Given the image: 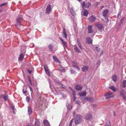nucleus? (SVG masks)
<instances>
[{
    "instance_id": "c85d7f7f",
    "label": "nucleus",
    "mask_w": 126,
    "mask_h": 126,
    "mask_svg": "<svg viewBox=\"0 0 126 126\" xmlns=\"http://www.w3.org/2000/svg\"><path fill=\"white\" fill-rule=\"evenodd\" d=\"M53 59L54 61L56 62H59V61L58 59L55 56H53Z\"/></svg>"
},
{
    "instance_id": "39448f33",
    "label": "nucleus",
    "mask_w": 126,
    "mask_h": 126,
    "mask_svg": "<svg viewBox=\"0 0 126 126\" xmlns=\"http://www.w3.org/2000/svg\"><path fill=\"white\" fill-rule=\"evenodd\" d=\"M44 68L45 70V72L49 76H50V71L48 69L47 65H44Z\"/></svg>"
},
{
    "instance_id": "69168bd1",
    "label": "nucleus",
    "mask_w": 126,
    "mask_h": 126,
    "mask_svg": "<svg viewBox=\"0 0 126 126\" xmlns=\"http://www.w3.org/2000/svg\"><path fill=\"white\" fill-rule=\"evenodd\" d=\"M63 72H64V71H65V70L64 69H63Z\"/></svg>"
},
{
    "instance_id": "c9c22d12",
    "label": "nucleus",
    "mask_w": 126,
    "mask_h": 126,
    "mask_svg": "<svg viewBox=\"0 0 126 126\" xmlns=\"http://www.w3.org/2000/svg\"><path fill=\"white\" fill-rule=\"evenodd\" d=\"M92 40H87L86 42L89 44H92Z\"/></svg>"
},
{
    "instance_id": "4c0bfd02",
    "label": "nucleus",
    "mask_w": 126,
    "mask_h": 126,
    "mask_svg": "<svg viewBox=\"0 0 126 126\" xmlns=\"http://www.w3.org/2000/svg\"><path fill=\"white\" fill-rule=\"evenodd\" d=\"M8 3L7 2L1 4L0 5V7H1L2 6L6 5Z\"/></svg>"
},
{
    "instance_id": "423d86ee",
    "label": "nucleus",
    "mask_w": 126,
    "mask_h": 126,
    "mask_svg": "<svg viewBox=\"0 0 126 126\" xmlns=\"http://www.w3.org/2000/svg\"><path fill=\"white\" fill-rule=\"evenodd\" d=\"M104 96H106V99H109L110 98L113 97V95L112 94V93L109 92L104 95Z\"/></svg>"
},
{
    "instance_id": "20e7f679",
    "label": "nucleus",
    "mask_w": 126,
    "mask_h": 126,
    "mask_svg": "<svg viewBox=\"0 0 126 126\" xmlns=\"http://www.w3.org/2000/svg\"><path fill=\"white\" fill-rule=\"evenodd\" d=\"M91 5L90 2H83L82 4V8H88Z\"/></svg>"
},
{
    "instance_id": "e2e57ef3",
    "label": "nucleus",
    "mask_w": 126,
    "mask_h": 126,
    "mask_svg": "<svg viewBox=\"0 0 126 126\" xmlns=\"http://www.w3.org/2000/svg\"><path fill=\"white\" fill-rule=\"evenodd\" d=\"M86 39H91L89 37H88L86 38Z\"/></svg>"
},
{
    "instance_id": "4d7b16f0",
    "label": "nucleus",
    "mask_w": 126,
    "mask_h": 126,
    "mask_svg": "<svg viewBox=\"0 0 126 126\" xmlns=\"http://www.w3.org/2000/svg\"><path fill=\"white\" fill-rule=\"evenodd\" d=\"M29 87L30 88V91L32 92V88L30 86H29Z\"/></svg>"
},
{
    "instance_id": "bf43d9fd",
    "label": "nucleus",
    "mask_w": 126,
    "mask_h": 126,
    "mask_svg": "<svg viewBox=\"0 0 126 126\" xmlns=\"http://www.w3.org/2000/svg\"><path fill=\"white\" fill-rule=\"evenodd\" d=\"M3 10V9L2 8L0 7V12H1Z\"/></svg>"
},
{
    "instance_id": "ea45409f",
    "label": "nucleus",
    "mask_w": 126,
    "mask_h": 126,
    "mask_svg": "<svg viewBox=\"0 0 126 126\" xmlns=\"http://www.w3.org/2000/svg\"><path fill=\"white\" fill-rule=\"evenodd\" d=\"M74 67H75V68L77 69L78 70H80V68L77 65H74V66H73Z\"/></svg>"
},
{
    "instance_id": "a19ab883",
    "label": "nucleus",
    "mask_w": 126,
    "mask_h": 126,
    "mask_svg": "<svg viewBox=\"0 0 126 126\" xmlns=\"http://www.w3.org/2000/svg\"><path fill=\"white\" fill-rule=\"evenodd\" d=\"M28 79L29 80V82L30 83V84L31 85H32V81H31V79H30V77L29 76H28Z\"/></svg>"
},
{
    "instance_id": "dca6fc26",
    "label": "nucleus",
    "mask_w": 126,
    "mask_h": 126,
    "mask_svg": "<svg viewBox=\"0 0 126 126\" xmlns=\"http://www.w3.org/2000/svg\"><path fill=\"white\" fill-rule=\"evenodd\" d=\"M43 123L44 125V126H49L50 125V124L49 122L47 120H44L43 121Z\"/></svg>"
},
{
    "instance_id": "79ce46f5",
    "label": "nucleus",
    "mask_w": 126,
    "mask_h": 126,
    "mask_svg": "<svg viewBox=\"0 0 126 126\" xmlns=\"http://www.w3.org/2000/svg\"><path fill=\"white\" fill-rule=\"evenodd\" d=\"M26 100L28 103H29L30 101V99L29 97L28 96L26 98Z\"/></svg>"
},
{
    "instance_id": "412c9836",
    "label": "nucleus",
    "mask_w": 126,
    "mask_h": 126,
    "mask_svg": "<svg viewBox=\"0 0 126 126\" xmlns=\"http://www.w3.org/2000/svg\"><path fill=\"white\" fill-rule=\"evenodd\" d=\"M69 88L70 89V90L71 91L73 96H76V93L75 91L71 87H69Z\"/></svg>"
},
{
    "instance_id": "6e6d98bb",
    "label": "nucleus",
    "mask_w": 126,
    "mask_h": 126,
    "mask_svg": "<svg viewBox=\"0 0 126 126\" xmlns=\"http://www.w3.org/2000/svg\"><path fill=\"white\" fill-rule=\"evenodd\" d=\"M121 13L120 12H119L118 13V15H117V18H118L119 16L121 15Z\"/></svg>"
},
{
    "instance_id": "6e6552de",
    "label": "nucleus",
    "mask_w": 126,
    "mask_h": 126,
    "mask_svg": "<svg viewBox=\"0 0 126 126\" xmlns=\"http://www.w3.org/2000/svg\"><path fill=\"white\" fill-rule=\"evenodd\" d=\"M95 26L99 30H104L103 25L102 24H97L95 25Z\"/></svg>"
},
{
    "instance_id": "603ef678",
    "label": "nucleus",
    "mask_w": 126,
    "mask_h": 126,
    "mask_svg": "<svg viewBox=\"0 0 126 126\" xmlns=\"http://www.w3.org/2000/svg\"><path fill=\"white\" fill-rule=\"evenodd\" d=\"M66 107H67V106H70V107L71 106V105H69V104L68 103V102H67L66 103Z\"/></svg>"
},
{
    "instance_id": "b1692460",
    "label": "nucleus",
    "mask_w": 126,
    "mask_h": 126,
    "mask_svg": "<svg viewBox=\"0 0 126 126\" xmlns=\"http://www.w3.org/2000/svg\"><path fill=\"white\" fill-rule=\"evenodd\" d=\"M79 95L80 96H84L86 95V93L85 92H81L79 93Z\"/></svg>"
},
{
    "instance_id": "2f4dec72",
    "label": "nucleus",
    "mask_w": 126,
    "mask_h": 126,
    "mask_svg": "<svg viewBox=\"0 0 126 126\" xmlns=\"http://www.w3.org/2000/svg\"><path fill=\"white\" fill-rule=\"evenodd\" d=\"M80 40H77V42L79 46V47L80 49L82 50V48L81 47V44L79 41Z\"/></svg>"
},
{
    "instance_id": "2eb2a0df",
    "label": "nucleus",
    "mask_w": 126,
    "mask_h": 126,
    "mask_svg": "<svg viewBox=\"0 0 126 126\" xmlns=\"http://www.w3.org/2000/svg\"><path fill=\"white\" fill-rule=\"evenodd\" d=\"M74 47V49L76 52L78 53H80L81 52V51L79 49L76 45H75Z\"/></svg>"
},
{
    "instance_id": "c03bdc74",
    "label": "nucleus",
    "mask_w": 126,
    "mask_h": 126,
    "mask_svg": "<svg viewBox=\"0 0 126 126\" xmlns=\"http://www.w3.org/2000/svg\"><path fill=\"white\" fill-rule=\"evenodd\" d=\"M95 49L97 52L99 51L100 50V48H99V47H96Z\"/></svg>"
},
{
    "instance_id": "8fccbe9b",
    "label": "nucleus",
    "mask_w": 126,
    "mask_h": 126,
    "mask_svg": "<svg viewBox=\"0 0 126 126\" xmlns=\"http://www.w3.org/2000/svg\"><path fill=\"white\" fill-rule=\"evenodd\" d=\"M73 67L74 66V65H76V63L75 62H73L72 63Z\"/></svg>"
},
{
    "instance_id": "aec40b11",
    "label": "nucleus",
    "mask_w": 126,
    "mask_h": 126,
    "mask_svg": "<svg viewBox=\"0 0 126 126\" xmlns=\"http://www.w3.org/2000/svg\"><path fill=\"white\" fill-rule=\"evenodd\" d=\"M63 37H64L65 39H66L67 37V34L65 31V29L64 28H63Z\"/></svg>"
},
{
    "instance_id": "7ed1b4c3",
    "label": "nucleus",
    "mask_w": 126,
    "mask_h": 126,
    "mask_svg": "<svg viewBox=\"0 0 126 126\" xmlns=\"http://www.w3.org/2000/svg\"><path fill=\"white\" fill-rule=\"evenodd\" d=\"M108 10L107 9L104 11L102 12L103 16L107 19V21H106L107 22H108L109 21L108 18H107L108 15Z\"/></svg>"
},
{
    "instance_id": "f257e3e1",
    "label": "nucleus",
    "mask_w": 126,
    "mask_h": 126,
    "mask_svg": "<svg viewBox=\"0 0 126 126\" xmlns=\"http://www.w3.org/2000/svg\"><path fill=\"white\" fill-rule=\"evenodd\" d=\"M73 114L75 124L77 125L80 123L82 121V116L78 114L75 115L74 112H73Z\"/></svg>"
},
{
    "instance_id": "f704fd0d",
    "label": "nucleus",
    "mask_w": 126,
    "mask_h": 126,
    "mask_svg": "<svg viewBox=\"0 0 126 126\" xmlns=\"http://www.w3.org/2000/svg\"><path fill=\"white\" fill-rule=\"evenodd\" d=\"M55 82L57 83H58V84H60V85H63V84L62 82H60V81H59L58 80H56L55 81Z\"/></svg>"
},
{
    "instance_id": "f03ea898",
    "label": "nucleus",
    "mask_w": 126,
    "mask_h": 126,
    "mask_svg": "<svg viewBox=\"0 0 126 126\" xmlns=\"http://www.w3.org/2000/svg\"><path fill=\"white\" fill-rule=\"evenodd\" d=\"M16 22L15 24L16 28H18L19 26L22 25L23 22V19L22 16L21 15H18L16 19Z\"/></svg>"
},
{
    "instance_id": "864d4df0",
    "label": "nucleus",
    "mask_w": 126,
    "mask_h": 126,
    "mask_svg": "<svg viewBox=\"0 0 126 126\" xmlns=\"http://www.w3.org/2000/svg\"><path fill=\"white\" fill-rule=\"evenodd\" d=\"M3 95H0V98L1 99L3 98Z\"/></svg>"
},
{
    "instance_id": "0eeeda50",
    "label": "nucleus",
    "mask_w": 126,
    "mask_h": 126,
    "mask_svg": "<svg viewBox=\"0 0 126 126\" xmlns=\"http://www.w3.org/2000/svg\"><path fill=\"white\" fill-rule=\"evenodd\" d=\"M85 118L86 120L88 121L90 120L92 118V115L91 113H88L86 114Z\"/></svg>"
},
{
    "instance_id": "6ab92c4d",
    "label": "nucleus",
    "mask_w": 126,
    "mask_h": 126,
    "mask_svg": "<svg viewBox=\"0 0 126 126\" xmlns=\"http://www.w3.org/2000/svg\"><path fill=\"white\" fill-rule=\"evenodd\" d=\"M24 55L22 53H21L19 56L18 60L19 61H21L23 60L24 58Z\"/></svg>"
},
{
    "instance_id": "0e129e2a",
    "label": "nucleus",
    "mask_w": 126,
    "mask_h": 126,
    "mask_svg": "<svg viewBox=\"0 0 126 126\" xmlns=\"http://www.w3.org/2000/svg\"><path fill=\"white\" fill-rule=\"evenodd\" d=\"M103 54V51H102L101 53V54H100L99 55V56L100 57L101 55H102V54Z\"/></svg>"
},
{
    "instance_id": "5fc2aeb1",
    "label": "nucleus",
    "mask_w": 126,
    "mask_h": 126,
    "mask_svg": "<svg viewBox=\"0 0 126 126\" xmlns=\"http://www.w3.org/2000/svg\"><path fill=\"white\" fill-rule=\"evenodd\" d=\"M99 3V2H97L96 4L95 5V7H96Z\"/></svg>"
},
{
    "instance_id": "cd10ccee",
    "label": "nucleus",
    "mask_w": 126,
    "mask_h": 126,
    "mask_svg": "<svg viewBox=\"0 0 126 126\" xmlns=\"http://www.w3.org/2000/svg\"><path fill=\"white\" fill-rule=\"evenodd\" d=\"M88 14V12L86 10H85L83 12V15L85 16H87Z\"/></svg>"
},
{
    "instance_id": "5701e85b",
    "label": "nucleus",
    "mask_w": 126,
    "mask_h": 126,
    "mask_svg": "<svg viewBox=\"0 0 126 126\" xmlns=\"http://www.w3.org/2000/svg\"><path fill=\"white\" fill-rule=\"evenodd\" d=\"M63 44V47L64 50L65 49V47H66L67 43L66 42L64 41V40H61Z\"/></svg>"
},
{
    "instance_id": "680f3d73",
    "label": "nucleus",
    "mask_w": 126,
    "mask_h": 126,
    "mask_svg": "<svg viewBox=\"0 0 126 126\" xmlns=\"http://www.w3.org/2000/svg\"><path fill=\"white\" fill-rule=\"evenodd\" d=\"M27 126H32L31 124L30 123H28Z\"/></svg>"
},
{
    "instance_id": "58836bf2",
    "label": "nucleus",
    "mask_w": 126,
    "mask_h": 126,
    "mask_svg": "<svg viewBox=\"0 0 126 126\" xmlns=\"http://www.w3.org/2000/svg\"><path fill=\"white\" fill-rule=\"evenodd\" d=\"M125 92L124 90L123 89H122L121 91V92L120 93V94L121 95H123L124 94V93Z\"/></svg>"
},
{
    "instance_id": "4468645a",
    "label": "nucleus",
    "mask_w": 126,
    "mask_h": 126,
    "mask_svg": "<svg viewBox=\"0 0 126 126\" xmlns=\"http://www.w3.org/2000/svg\"><path fill=\"white\" fill-rule=\"evenodd\" d=\"M89 67L87 66H84L81 68L82 70L84 72H86L88 70Z\"/></svg>"
},
{
    "instance_id": "774afa93",
    "label": "nucleus",
    "mask_w": 126,
    "mask_h": 126,
    "mask_svg": "<svg viewBox=\"0 0 126 126\" xmlns=\"http://www.w3.org/2000/svg\"><path fill=\"white\" fill-rule=\"evenodd\" d=\"M93 1L94 2V4H95V1H94V0H93Z\"/></svg>"
},
{
    "instance_id": "13d9d810",
    "label": "nucleus",
    "mask_w": 126,
    "mask_h": 126,
    "mask_svg": "<svg viewBox=\"0 0 126 126\" xmlns=\"http://www.w3.org/2000/svg\"><path fill=\"white\" fill-rule=\"evenodd\" d=\"M63 85V86H61V88H62L64 89H65V87Z\"/></svg>"
},
{
    "instance_id": "a211bd4d",
    "label": "nucleus",
    "mask_w": 126,
    "mask_h": 126,
    "mask_svg": "<svg viewBox=\"0 0 126 126\" xmlns=\"http://www.w3.org/2000/svg\"><path fill=\"white\" fill-rule=\"evenodd\" d=\"M70 12L71 15L74 16L76 15V13L75 11L73 10V7H71L70 9Z\"/></svg>"
},
{
    "instance_id": "1a4fd4ad",
    "label": "nucleus",
    "mask_w": 126,
    "mask_h": 126,
    "mask_svg": "<svg viewBox=\"0 0 126 126\" xmlns=\"http://www.w3.org/2000/svg\"><path fill=\"white\" fill-rule=\"evenodd\" d=\"M87 28L88 31V33H92L94 31L93 30V27L92 26L89 25L88 27Z\"/></svg>"
},
{
    "instance_id": "09e8293b",
    "label": "nucleus",
    "mask_w": 126,
    "mask_h": 126,
    "mask_svg": "<svg viewBox=\"0 0 126 126\" xmlns=\"http://www.w3.org/2000/svg\"><path fill=\"white\" fill-rule=\"evenodd\" d=\"M27 71L28 72V73L30 74H31L32 73V71L31 70H30L28 69H27Z\"/></svg>"
},
{
    "instance_id": "de8ad7c7",
    "label": "nucleus",
    "mask_w": 126,
    "mask_h": 126,
    "mask_svg": "<svg viewBox=\"0 0 126 126\" xmlns=\"http://www.w3.org/2000/svg\"><path fill=\"white\" fill-rule=\"evenodd\" d=\"M80 101L79 100H76L75 101V103L76 104H79Z\"/></svg>"
},
{
    "instance_id": "49530a36",
    "label": "nucleus",
    "mask_w": 126,
    "mask_h": 126,
    "mask_svg": "<svg viewBox=\"0 0 126 126\" xmlns=\"http://www.w3.org/2000/svg\"><path fill=\"white\" fill-rule=\"evenodd\" d=\"M22 91H23V93L24 94H26V93L27 92V90H25L24 89H23Z\"/></svg>"
},
{
    "instance_id": "052dcab7",
    "label": "nucleus",
    "mask_w": 126,
    "mask_h": 126,
    "mask_svg": "<svg viewBox=\"0 0 126 126\" xmlns=\"http://www.w3.org/2000/svg\"><path fill=\"white\" fill-rule=\"evenodd\" d=\"M73 97L74 98V101H75L76 99V96H73Z\"/></svg>"
},
{
    "instance_id": "7c9ffc66",
    "label": "nucleus",
    "mask_w": 126,
    "mask_h": 126,
    "mask_svg": "<svg viewBox=\"0 0 126 126\" xmlns=\"http://www.w3.org/2000/svg\"><path fill=\"white\" fill-rule=\"evenodd\" d=\"M111 125L110 122L109 121H108L106 122L105 126H110Z\"/></svg>"
},
{
    "instance_id": "9b49d317",
    "label": "nucleus",
    "mask_w": 126,
    "mask_h": 126,
    "mask_svg": "<svg viewBox=\"0 0 126 126\" xmlns=\"http://www.w3.org/2000/svg\"><path fill=\"white\" fill-rule=\"evenodd\" d=\"M96 17L93 16H91L88 19L90 22L92 23L96 19Z\"/></svg>"
},
{
    "instance_id": "9d476101",
    "label": "nucleus",
    "mask_w": 126,
    "mask_h": 126,
    "mask_svg": "<svg viewBox=\"0 0 126 126\" xmlns=\"http://www.w3.org/2000/svg\"><path fill=\"white\" fill-rule=\"evenodd\" d=\"M82 88V86L80 85H77L75 86V89L77 91H81Z\"/></svg>"
},
{
    "instance_id": "72a5a7b5",
    "label": "nucleus",
    "mask_w": 126,
    "mask_h": 126,
    "mask_svg": "<svg viewBox=\"0 0 126 126\" xmlns=\"http://www.w3.org/2000/svg\"><path fill=\"white\" fill-rule=\"evenodd\" d=\"M11 108L13 110V112L14 114L15 113V112L14 109H15V106L14 105H12V106H11Z\"/></svg>"
},
{
    "instance_id": "c756f323",
    "label": "nucleus",
    "mask_w": 126,
    "mask_h": 126,
    "mask_svg": "<svg viewBox=\"0 0 126 126\" xmlns=\"http://www.w3.org/2000/svg\"><path fill=\"white\" fill-rule=\"evenodd\" d=\"M112 80L114 82H116L117 80V77L115 75H114L112 77Z\"/></svg>"
},
{
    "instance_id": "e433bc0d",
    "label": "nucleus",
    "mask_w": 126,
    "mask_h": 126,
    "mask_svg": "<svg viewBox=\"0 0 126 126\" xmlns=\"http://www.w3.org/2000/svg\"><path fill=\"white\" fill-rule=\"evenodd\" d=\"M70 71L71 74H76V72L73 69H71Z\"/></svg>"
},
{
    "instance_id": "3c124183",
    "label": "nucleus",
    "mask_w": 126,
    "mask_h": 126,
    "mask_svg": "<svg viewBox=\"0 0 126 126\" xmlns=\"http://www.w3.org/2000/svg\"><path fill=\"white\" fill-rule=\"evenodd\" d=\"M121 96H122V97L125 100L126 99V96L123 94V95H122Z\"/></svg>"
},
{
    "instance_id": "4be33fe9",
    "label": "nucleus",
    "mask_w": 126,
    "mask_h": 126,
    "mask_svg": "<svg viewBox=\"0 0 126 126\" xmlns=\"http://www.w3.org/2000/svg\"><path fill=\"white\" fill-rule=\"evenodd\" d=\"M32 110L30 106L28 107V112L29 115H30L32 113Z\"/></svg>"
},
{
    "instance_id": "a878e982",
    "label": "nucleus",
    "mask_w": 126,
    "mask_h": 126,
    "mask_svg": "<svg viewBox=\"0 0 126 126\" xmlns=\"http://www.w3.org/2000/svg\"><path fill=\"white\" fill-rule=\"evenodd\" d=\"M122 24H125L126 22V17H124L122 18L121 20Z\"/></svg>"
},
{
    "instance_id": "ddd939ff",
    "label": "nucleus",
    "mask_w": 126,
    "mask_h": 126,
    "mask_svg": "<svg viewBox=\"0 0 126 126\" xmlns=\"http://www.w3.org/2000/svg\"><path fill=\"white\" fill-rule=\"evenodd\" d=\"M35 120L34 122L35 126H40V122L39 120L37 119H35Z\"/></svg>"
},
{
    "instance_id": "a18cd8bd",
    "label": "nucleus",
    "mask_w": 126,
    "mask_h": 126,
    "mask_svg": "<svg viewBox=\"0 0 126 126\" xmlns=\"http://www.w3.org/2000/svg\"><path fill=\"white\" fill-rule=\"evenodd\" d=\"M67 108L68 110L71 109L72 107L71 106L70 107V106H67Z\"/></svg>"
},
{
    "instance_id": "393cba45",
    "label": "nucleus",
    "mask_w": 126,
    "mask_h": 126,
    "mask_svg": "<svg viewBox=\"0 0 126 126\" xmlns=\"http://www.w3.org/2000/svg\"><path fill=\"white\" fill-rule=\"evenodd\" d=\"M53 45L52 44H50L48 46V47L49 49L50 50V51L52 52L53 51Z\"/></svg>"
},
{
    "instance_id": "473e14b6",
    "label": "nucleus",
    "mask_w": 126,
    "mask_h": 126,
    "mask_svg": "<svg viewBox=\"0 0 126 126\" xmlns=\"http://www.w3.org/2000/svg\"><path fill=\"white\" fill-rule=\"evenodd\" d=\"M109 88L113 91H116L115 88L114 86H111Z\"/></svg>"
},
{
    "instance_id": "bb28decb",
    "label": "nucleus",
    "mask_w": 126,
    "mask_h": 126,
    "mask_svg": "<svg viewBox=\"0 0 126 126\" xmlns=\"http://www.w3.org/2000/svg\"><path fill=\"white\" fill-rule=\"evenodd\" d=\"M122 87L125 88L126 87V80H124L122 83Z\"/></svg>"
},
{
    "instance_id": "f3484780",
    "label": "nucleus",
    "mask_w": 126,
    "mask_h": 126,
    "mask_svg": "<svg viewBox=\"0 0 126 126\" xmlns=\"http://www.w3.org/2000/svg\"><path fill=\"white\" fill-rule=\"evenodd\" d=\"M3 98L4 99V101L5 102L6 101L8 100H9V99L8 96V94H5V95H3Z\"/></svg>"
},
{
    "instance_id": "37998d69",
    "label": "nucleus",
    "mask_w": 126,
    "mask_h": 126,
    "mask_svg": "<svg viewBox=\"0 0 126 126\" xmlns=\"http://www.w3.org/2000/svg\"><path fill=\"white\" fill-rule=\"evenodd\" d=\"M73 119H72L70 121L69 125V126H72V124L73 123Z\"/></svg>"
},
{
    "instance_id": "338daca9",
    "label": "nucleus",
    "mask_w": 126,
    "mask_h": 126,
    "mask_svg": "<svg viewBox=\"0 0 126 126\" xmlns=\"http://www.w3.org/2000/svg\"><path fill=\"white\" fill-rule=\"evenodd\" d=\"M114 115H115V112H114Z\"/></svg>"
},
{
    "instance_id": "f8f14e48",
    "label": "nucleus",
    "mask_w": 126,
    "mask_h": 126,
    "mask_svg": "<svg viewBox=\"0 0 126 126\" xmlns=\"http://www.w3.org/2000/svg\"><path fill=\"white\" fill-rule=\"evenodd\" d=\"M51 11V6L50 5H49L47 6L46 9V12L47 13H49Z\"/></svg>"
}]
</instances>
